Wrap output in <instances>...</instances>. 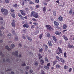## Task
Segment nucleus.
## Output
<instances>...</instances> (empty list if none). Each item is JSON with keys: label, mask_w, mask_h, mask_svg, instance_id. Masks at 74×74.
<instances>
[{"label": "nucleus", "mask_w": 74, "mask_h": 74, "mask_svg": "<svg viewBox=\"0 0 74 74\" xmlns=\"http://www.w3.org/2000/svg\"><path fill=\"white\" fill-rule=\"evenodd\" d=\"M1 11L2 13L3 12V15H7L8 14V11L6 9L2 8L1 9Z\"/></svg>", "instance_id": "obj_1"}, {"label": "nucleus", "mask_w": 74, "mask_h": 74, "mask_svg": "<svg viewBox=\"0 0 74 74\" xmlns=\"http://www.w3.org/2000/svg\"><path fill=\"white\" fill-rule=\"evenodd\" d=\"M31 15L32 16H33L36 18H38V14L35 12L33 11L31 13Z\"/></svg>", "instance_id": "obj_2"}, {"label": "nucleus", "mask_w": 74, "mask_h": 74, "mask_svg": "<svg viewBox=\"0 0 74 74\" xmlns=\"http://www.w3.org/2000/svg\"><path fill=\"white\" fill-rule=\"evenodd\" d=\"M46 27H47V29L49 31H51V29H52V28H51V26H50L49 25H46Z\"/></svg>", "instance_id": "obj_3"}, {"label": "nucleus", "mask_w": 74, "mask_h": 74, "mask_svg": "<svg viewBox=\"0 0 74 74\" xmlns=\"http://www.w3.org/2000/svg\"><path fill=\"white\" fill-rule=\"evenodd\" d=\"M67 46L68 48H71V49H73L74 48V47L73 46V45H71L70 43H68Z\"/></svg>", "instance_id": "obj_4"}, {"label": "nucleus", "mask_w": 74, "mask_h": 74, "mask_svg": "<svg viewBox=\"0 0 74 74\" xmlns=\"http://www.w3.org/2000/svg\"><path fill=\"white\" fill-rule=\"evenodd\" d=\"M12 54L13 55H14L15 56L18 57V51H16L15 52H13Z\"/></svg>", "instance_id": "obj_5"}, {"label": "nucleus", "mask_w": 74, "mask_h": 74, "mask_svg": "<svg viewBox=\"0 0 74 74\" xmlns=\"http://www.w3.org/2000/svg\"><path fill=\"white\" fill-rule=\"evenodd\" d=\"M20 12L22 15H23L24 16L26 15V14H25V11L23 10H20Z\"/></svg>", "instance_id": "obj_6"}, {"label": "nucleus", "mask_w": 74, "mask_h": 74, "mask_svg": "<svg viewBox=\"0 0 74 74\" xmlns=\"http://www.w3.org/2000/svg\"><path fill=\"white\" fill-rule=\"evenodd\" d=\"M55 34L56 35H59V36H61L62 35V33L60 32H59L58 31L56 32Z\"/></svg>", "instance_id": "obj_7"}, {"label": "nucleus", "mask_w": 74, "mask_h": 74, "mask_svg": "<svg viewBox=\"0 0 74 74\" xmlns=\"http://www.w3.org/2000/svg\"><path fill=\"white\" fill-rule=\"evenodd\" d=\"M48 44H49V46H50V47H52V45H53L51 41L49 40L48 41Z\"/></svg>", "instance_id": "obj_8"}, {"label": "nucleus", "mask_w": 74, "mask_h": 74, "mask_svg": "<svg viewBox=\"0 0 74 74\" xmlns=\"http://www.w3.org/2000/svg\"><path fill=\"white\" fill-rule=\"evenodd\" d=\"M26 37H27V40H29V41H32V38H31L30 37H29L28 35H26Z\"/></svg>", "instance_id": "obj_9"}, {"label": "nucleus", "mask_w": 74, "mask_h": 74, "mask_svg": "<svg viewBox=\"0 0 74 74\" xmlns=\"http://www.w3.org/2000/svg\"><path fill=\"white\" fill-rule=\"evenodd\" d=\"M67 28V25L66 24H64L63 26V29H66Z\"/></svg>", "instance_id": "obj_10"}, {"label": "nucleus", "mask_w": 74, "mask_h": 74, "mask_svg": "<svg viewBox=\"0 0 74 74\" xmlns=\"http://www.w3.org/2000/svg\"><path fill=\"white\" fill-rule=\"evenodd\" d=\"M58 20L60 21L61 22H62L63 21V18L61 16H60L58 18Z\"/></svg>", "instance_id": "obj_11"}, {"label": "nucleus", "mask_w": 74, "mask_h": 74, "mask_svg": "<svg viewBox=\"0 0 74 74\" xmlns=\"http://www.w3.org/2000/svg\"><path fill=\"white\" fill-rule=\"evenodd\" d=\"M52 37L53 38V40H54L55 42H56V41H57V39H56V38L54 36H52Z\"/></svg>", "instance_id": "obj_12"}, {"label": "nucleus", "mask_w": 74, "mask_h": 74, "mask_svg": "<svg viewBox=\"0 0 74 74\" xmlns=\"http://www.w3.org/2000/svg\"><path fill=\"white\" fill-rule=\"evenodd\" d=\"M54 24L55 26H58V25H59V23H58V22H56V21H54Z\"/></svg>", "instance_id": "obj_13"}, {"label": "nucleus", "mask_w": 74, "mask_h": 74, "mask_svg": "<svg viewBox=\"0 0 74 74\" xmlns=\"http://www.w3.org/2000/svg\"><path fill=\"white\" fill-rule=\"evenodd\" d=\"M5 49H6L8 51H11V49L8 46H5Z\"/></svg>", "instance_id": "obj_14"}, {"label": "nucleus", "mask_w": 74, "mask_h": 74, "mask_svg": "<svg viewBox=\"0 0 74 74\" xmlns=\"http://www.w3.org/2000/svg\"><path fill=\"white\" fill-rule=\"evenodd\" d=\"M60 60L61 61V62L63 64H64V63H65V61H64V59H63L62 58H60Z\"/></svg>", "instance_id": "obj_15"}, {"label": "nucleus", "mask_w": 74, "mask_h": 74, "mask_svg": "<svg viewBox=\"0 0 74 74\" xmlns=\"http://www.w3.org/2000/svg\"><path fill=\"white\" fill-rule=\"evenodd\" d=\"M58 49L59 52L60 53H63V51H62V49H61L60 48V47H58Z\"/></svg>", "instance_id": "obj_16"}, {"label": "nucleus", "mask_w": 74, "mask_h": 74, "mask_svg": "<svg viewBox=\"0 0 74 74\" xmlns=\"http://www.w3.org/2000/svg\"><path fill=\"white\" fill-rule=\"evenodd\" d=\"M23 27H26V28H28L29 27V25L28 24H24L23 25Z\"/></svg>", "instance_id": "obj_17"}, {"label": "nucleus", "mask_w": 74, "mask_h": 74, "mask_svg": "<svg viewBox=\"0 0 74 74\" xmlns=\"http://www.w3.org/2000/svg\"><path fill=\"white\" fill-rule=\"evenodd\" d=\"M46 10H47L46 9V8L45 7H44L42 9V11L43 12H44V13H45Z\"/></svg>", "instance_id": "obj_18"}, {"label": "nucleus", "mask_w": 74, "mask_h": 74, "mask_svg": "<svg viewBox=\"0 0 74 74\" xmlns=\"http://www.w3.org/2000/svg\"><path fill=\"white\" fill-rule=\"evenodd\" d=\"M64 37V39L65 41H67L68 40V38H67L66 37V36L65 35H64L63 36Z\"/></svg>", "instance_id": "obj_19"}, {"label": "nucleus", "mask_w": 74, "mask_h": 74, "mask_svg": "<svg viewBox=\"0 0 74 74\" xmlns=\"http://www.w3.org/2000/svg\"><path fill=\"white\" fill-rule=\"evenodd\" d=\"M11 24L12 26L13 27H15V23L12 22L11 23Z\"/></svg>", "instance_id": "obj_20"}, {"label": "nucleus", "mask_w": 74, "mask_h": 74, "mask_svg": "<svg viewBox=\"0 0 74 74\" xmlns=\"http://www.w3.org/2000/svg\"><path fill=\"white\" fill-rule=\"evenodd\" d=\"M40 63L41 64H43V63H44V61L42 59H41L40 60Z\"/></svg>", "instance_id": "obj_21"}, {"label": "nucleus", "mask_w": 74, "mask_h": 74, "mask_svg": "<svg viewBox=\"0 0 74 74\" xmlns=\"http://www.w3.org/2000/svg\"><path fill=\"white\" fill-rule=\"evenodd\" d=\"M45 51H47L48 50V47L47 45H45Z\"/></svg>", "instance_id": "obj_22"}, {"label": "nucleus", "mask_w": 74, "mask_h": 74, "mask_svg": "<svg viewBox=\"0 0 74 74\" xmlns=\"http://www.w3.org/2000/svg\"><path fill=\"white\" fill-rule=\"evenodd\" d=\"M12 32L13 34H14V35H16V34L15 33V31L14 30L12 29Z\"/></svg>", "instance_id": "obj_23"}, {"label": "nucleus", "mask_w": 74, "mask_h": 74, "mask_svg": "<svg viewBox=\"0 0 74 74\" xmlns=\"http://www.w3.org/2000/svg\"><path fill=\"white\" fill-rule=\"evenodd\" d=\"M13 7H14V8H17V7H18V5L14 3L13 4Z\"/></svg>", "instance_id": "obj_24"}, {"label": "nucleus", "mask_w": 74, "mask_h": 74, "mask_svg": "<svg viewBox=\"0 0 74 74\" xmlns=\"http://www.w3.org/2000/svg\"><path fill=\"white\" fill-rule=\"evenodd\" d=\"M56 69H59L60 67V66L59 64H57L56 66Z\"/></svg>", "instance_id": "obj_25"}, {"label": "nucleus", "mask_w": 74, "mask_h": 74, "mask_svg": "<svg viewBox=\"0 0 74 74\" xmlns=\"http://www.w3.org/2000/svg\"><path fill=\"white\" fill-rule=\"evenodd\" d=\"M72 12H73V10H72V9L70 10L69 11V13L70 14V15H72V13H73Z\"/></svg>", "instance_id": "obj_26"}, {"label": "nucleus", "mask_w": 74, "mask_h": 74, "mask_svg": "<svg viewBox=\"0 0 74 74\" xmlns=\"http://www.w3.org/2000/svg\"><path fill=\"white\" fill-rule=\"evenodd\" d=\"M11 16L13 18H15V14L14 13L12 14Z\"/></svg>", "instance_id": "obj_27"}, {"label": "nucleus", "mask_w": 74, "mask_h": 74, "mask_svg": "<svg viewBox=\"0 0 74 74\" xmlns=\"http://www.w3.org/2000/svg\"><path fill=\"white\" fill-rule=\"evenodd\" d=\"M42 36H43V34H42L41 35L40 34L39 36V38L40 39H41V38L42 37Z\"/></svg>", "instance_id": "obj_28"}, {"label": "nucleus", "mask_w": 74, "mask_h": 74, "mask_svg": "<svg viewBox=\"0 0 74 74\" xmlns=\"http://www.w3.org/2000/svg\"><path fill=\"white\" fill-rule=\"evenodd\" d=\"M57 62L56 61H53V66H55V65L56 63Z\"/></svg>", "instance_id": "obj_29"}, {"label": "nucleus", "mask_w": 74, "mask_h": 74, "mask_svg": "<svg viewBox=\"0 0 74 74\" xmlns=\"http://www.w3.org/2000/svg\"><path fill=\"white\" fill-rule=\"evenodd\" d=\"M53 14L54 16H56V11H53Z\"/></svg>", "instance_id": "obj_30"}, {"label": "nucleus", "mask_w": 74, "mask_h": 74, "mask_svg": "<svg viewBox=\"0 0 74 74\" xmlns=\"http://www.w3.org/2000/svg\"><path fill=\"white\" fill-rule=\"evenodd\" d=\"M44 68H45V69H46V70H48V69H49V67L46 65L45 66Z\"/></svg>", "instance_id": "obj_31"}, {"label": "nucleus", "mask_w": 74, "mask_h": 74, "mask_svg": "<svg viewBox=\"0 0 74 74\" xmlns=\"http://www.w3.org/2000/svg\"><path fill=\"white\" fill-rule=\"evenodd\" d=\"M23 32L24 33H26V29H24L23 30Z\"/></svg>", "instance_id": "obj_32"}, {"label": "nucleus", "mask_w": 74, "mask_h": 74, "mask_svg": "<svg viewBox=\"0 0 74 74\" xmlns=\"http://www.w3.org/2000/svg\"><path fill=\"white\" fill-rule=\"evenodd\" d=\"M20 18L22 20H24V17H23V16H22V15L20 17Z\"/></svg>", "instance_id": "obj_33"}, {"label": "nucleus", "mask_w": 74, "mask_h": 74, "mask_svg": "<svg viewBox=\"0 0 74 74\" xmlns=\"http://www.w3.org/2000/svg\"><path fill=\"white\" fill-rule=\"evenodd\" d=\"M56 59H57V60L59 61V59H60V58L59 57V56H56Z\"/></svg>", "instance_id": "obj_34"}, {"label": "nucleus", "mask_w": 74, "mask_h": 74, "mask_svg": "<svg viewBox=\"0 0 74 74\" xmlns=\"http://www.w3.org/2000/svg\"><path fill=\"white\" fill-rule=\"evenodd\" d=\"M45 60L47 62H49V61H48V58L47 57H45Z\"/></svg>", "instance_id": "obj_35"}, {"label": "nucleus", "mask_w": 74, "mask_h": 74, "mask_svg": "<svg viewBox=\"0 0 74 74\" xmlns=\"http://www.w3.org/2000/svg\"><path fill=\"white\" fill-rule=\"evenodd\" d=\"M5 2L6 3H10V0H5Z\"/></svg>", "instance_id": "obj_36"}, {"label": "nucleus", "mask_w": 74, "mask_h": 74, "mask_svg": "<svg viewBox=\"0 0 74 74\" xmlns=\"http://www.w3.org/2000/svg\"><path fill=\"white\" fill-rule=\"evenodd\" d=\"M0 55H1L2 57H4V55L2 54V52H0Z\"/></svg>", "instance_id": "obj_37"}, {"label": "nucleus", "mask_w": 74, "mask_h": 74, "mask_svg": "<svg viewBox=\"0 0 74 74\" xmlns=\"http://www.w3.org/2000/svg\"><path fill=\"white\" fill-rule=\"evenodd\" d=\"M26 63L25 62H24L23 64H21L22 66H26Z\"/></svg>", "instance_id": "obj_38"}, {"label": "nucleus", "mask_w": 74, "mask_h": 74, "mask_svg": "<svg viewBox=\"0 0 74 74\" xmlns=\"http://www.w3.org/2000/svg\"><path fill=\"white\" fill-rule=\"evenodd\" d=\"M66 54H67L66 53V52L64 53V57H65V58H67V56H66Z\"/></svg>", "instance_id": "obj_39"}, {"label": "nucleus", "mask_w": 74, "mask_h": 74, "mask_svg": "<svg viewBox=\"0 0 74 74\" xmlns=\"http://www.w3.org/2000/svg\"><path fill=\"white\" fill-rule=\"evenodd\" d=\"M36 8H38L40 7V5H36Z\"/></svg>", "instance_id": "obj_40"}, {"label": "nucleus", "mask_w": 74, "mask_h": 74, "mask_svg": "<svg viewBox=\"0 0 74 74\" xmlns=\"http://www.w3.org/2000/svg\"><path fill=\"white\" fill-rule=\"evenodd\" d=\"M47 36L48 37H49H49H51V35H50V34L49 33L47 34Z\"/></svg>", "instance_id": "obj_41"}, {"label": "nucleus", "mask_w": 74, "mask_h": 74, "mask_svg": "<svg viewBox=\"0 0 74 74\" xmlns=\"http://www.w3.org/2000/svg\"><path fill=\"white\" fill-rule=\"evenodd\" d=\"M10 11L11 12L14 13L15 12V10H13L12 9H10Z\"/></svg>", "instance_id": "obj_42"}, {"label": "nucleus", "mask_w": 74, "mask_h": 74, "mask_svg": "<svg viewBox=\"0 0 74 74\" xmlns=\"http://www.w3.org/2000/svg\"><path fill=\"white\" fill-rule=\"evenodd\" d=\"M15 40L16 41H18V36H16L15 38Z\"/></svg>", "instance_id": "obj_43"}, {"label": "nucleus", "mask_w": 74, "mask_h": 74, "mask_svg": "<svg viewBox=\"0 0 74 74\" xmlns=\"http://www.w3.org/2000/svg\"><path fill=\"white\" fill-rule=\"evenodd\" d=\"M35 66H38V62H37L36 61L35 63Z\"/></svg>", "instance_id": "obj_44"}, {"label": "nucleus", "mask_w": 74, "mask_h": 74, "mask_svg": "<svg viewBox=\"0 0 74 74\" xmlns=\"http://www.w3.org/2000/svg\"><path fill=\"white\" fill-rule=\"evenodd\" d=\"M42 51H43V49H42V48H41L39 49V52H42Z\"/></svg>", "instance_id": "obj_45"}, {"label": "nucleus", "mask_w": 74, "mask_h": 74, "mask_svg": "<svg viewBox=\"0 0 74 74\" xmlns=\"http://www.w3.org/2000/svg\"><path fill=\"white\" fill-rule=\"evenodd\" d=\"M11 47H12V48H14V47H15V45L12 44H11Z\"/></svg>", "instance_id": "obj_46"}, {"label": "nucleus", "mask_w": 74, "mask_h": 74, "mask_svg": "<svg viewBox=\"0 0 74 74\" xmlns=\"http://www.w3.org/2000/svg\"><path fill=\"white\" fill-rule=\"evenodd\" d=\"M18 16H19V17H20L22 16V14H21L20 13H18Z\"/></svg>", "instance_id": "obj_47"}, {"label": "nucleus", "mask_w": 74, "mask_h": 74, "mask_svg": "<svg viewBox=\"0 0 74 74\" xmlns=\"http://www.w3.org/2000/svg\"><path fill=\"white\" fill-rule=\"evenodd\" d=\"M32 20L33 21H37L36 19V18H32Z\"/></svg>", "instance_id": "obj_48"}, {"label": "nucleus", "mask_w": 74, "mask_h": 74, "mask_svg": "<svg viewBox=\"0 0 74 74\" xmlns=\"http://www.w3.org/2000/svg\"><path fill=\"white\" fill-rule=\"evenodd\" d=\"M6 61L8 62V63H9V62H10V59H8L6 60Z\"/></svg>", "instance_id": "obj_49"}, {"label": "nucleus", "mask_w": 74, "mask_h": 74, "mask_svg": "<svg viewBox=\"0 0 74 74\" xmlns=\"http://www.w3.org/2000/svg\"><path fill=\"white\" fill-rule=\"evenodd\" d=\"M0 30H1V29H3V30H4V27L3 26H1L0 28Z\"/></svg>", "instance_id": "obj_50"}, {"label": "nucleus", "mask_w": 74, "mask_h": 74, "mask_svg": "<svg viewBox=\"0 0 74 74\" xmlns=\"http://www.w3.org/2000/svg\"><path fill=\"white\" fill-rule=\"evenodd\" d=\"M67 67H68V66H66V65H64V68L65 69H67Z\"/></svg>", "instance_id": "obj_51"}, {"label": "nucleus", "mask_w": 74, "mask_h": 74, "mask_svg": "<svg viewBox=\"0 0 74 74\" xmlns=\"http://www.w3.org/2000/svg\"><path fill=\"white\" fill-rule=\"evenodd\" d=\"M8 36H12V34H9L8 35H7Z\"/></svg>", "instance_id": "obj_52"}, {"label": "nucleus", "mask_w": 74, "mask_h": 74, "mask_svg": "<svg viewBox=\"0 0 74 74\" xmlns=\"http://www.w3.org/2000/svg\"><path fill=\"white\" fill-rule=\"evenodd\" d=\"M35 2H36V3H39V0H35Z\"/></svg>", "instance_id": "obj_53"}, {"label": "nucleus", "mask_w": 74, "mask_h": 74, "mask_svg": "<svg viewBox=\"0 0 74 74\" xmlns=\"http://www.w3.org/2000/svg\"><path fill=\"white\" fill-rule=\"evenodd\" d=\"M71 70H72V69L71 68H70L69 69V72L70 73V72H71Z\"/></svg>", "instance_id": "obj_54"}, {"label": "nucleus", "mask_w": 74, "mask_h": 74, "mask_svg": "<svg viewBox=\"0 0 74 74\" xmlns=\"http://www.w3.org/2000/svg\"><path fill=\"white\" fill-rule=\"evenodd\" d=\"M39 32H40V31L39 30H36V33L37 34H38V33H39Z\"/></svg>", "instance_id": "obj_55"}, {"label": "nucleus", "mask_w": 74, "mask_h": 74, "mask_svg": "<svg viewBox=\"0 0 74 74\" xmlns=\"http://www.w3.org/2000/svg\"><path fill=\"white\" fill-rule=\"evenodd\" d=\"M58 51V50H57L56 51V53L57 54H58V55H60V53L59 52H57V51Z\"/></svg>", "instance_id": "obj_56"}, {"label": "nucleus", "mask_w": 74, "mask_h": 74, "mask_svg": "<svg viewBox=\"0 0 74 74\" xmlns=\"http://www.w3.org/2000/svg\"><path fill=\"white\" fill-rule=\"evenodd\" d=\"M41 74H45V73L44 71H41Z\"/></svg>", "instance_id": "obj_57"}, {"label": "nucleus", "mask_w": 74, "mask_h": 74, "mask_svg": "<svg viewBox=\"0 0 74 74\" xmlns=\"http://www.w3.org/2000/svg\"><path fill=\"white\" fill-rule=\"evenodd\" d=\"M29 69V67L28 66H26L25 67V69L26 70H28V69Z\"/></svg>", "instance_id": "obj_58"}, {"label": "nucleus", "mask_w": 74, "mask_h": 74, "mask_svg": "<svg viewBox=\"0 0 74 74\" xmlns=\"http://www.w3.org/2000/svg\"><path fill=\"white\" fill-rule=\"evenodd\" d=\"M22 46V45H21V44L20 43L18 44V47H21Z\"/></svg>", "instance_id": "obj_59"}, {"label": "nucleus", "mask_w": 74, "mask_h": 74, "mask_svg": "<svg viewBox=\"0 0 74 74\" xmlns=\"http://www.w3.org/2000/svg\"><path fill=\"white\" fill-rule=\"evenodd\" d=\"M50 20H51V21H52V22L53 21V18H50Z\"/></svg>", "instance_id": "obj_60"}, {"label": "nucleus", "mask_w": 74, "mask_h": 74, "mask_svg": "<svg viewBox=\"0 0 74 74\" xmlns=\"http://www.w3.org/2000/svg\"><path fill=\"white\" fill-rule=\"evenodd\" d=\"M23 38L24 39V40H25V39H26V36H23Z\"/></svg>", "instance_id": "obj_61"}, {"label": "nucleus", "mask_w": 74, "mask_h": 74, "mask_svg": "<svg viewBox=\"0 0 74 74\" xmlns=\"http://www.w3.org/2000/svg\"><path fill=\"white\" fill-rule=\"evenodd\" d=\"M47 66L48 67H49V66H50V63H48L47 64Z\"/></svg>", "instance_id": "obj_62"}, {"label": "nucleus", "mask_w": 74, "mask_h": 74, "mask_svg": "<svg viewBox=\"0 0 74 74\" xmlns=\"http://www.w3.org/2000/svg\"><path fill=\"white\" fill-rule=\"evenodd\" d=\"M33 24L35 25H38V23H37L35 22L33 23Z\"/></svg>", "instance_id": "obj_63"}, {"label": "nucleus", "mask_w": 74, "mask_h": 74, "mask_svg": "<svg viewBox=\"0 0 74 74\" xmlns=\"http://www.w3.org/2000/svg\"><path fill=\"white\" fill-rule=\"evenodd\" d=\"M34 25H32L31 26V29H34Z\"/></svg>", "instance_id": "obj_64"}]
</instances>
